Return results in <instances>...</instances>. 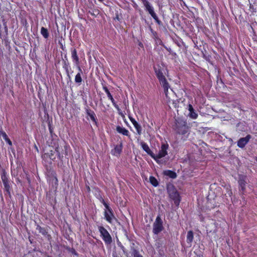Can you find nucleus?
Returning <instances> with one entry per match:
<instances>
[{"label":"nucleus","instance_id":"1","mask_svg":"<svg viewBox=\"0 0 257 257\" xmlns=\"http://www.w3.org/2000/svg\"><path fill=\"white\" fill-rule=\"evenodd\" d=\"M59 139L56 135H53L50 136L47 141V144L54 149L57 153V155L59 159L63 161V155L67 156L69 154V151L71 150L69 145L66 142L64 141L62 144H60L61 147H63L62 150L60 151L59 147Z\"/></svg>","mask_w":257,"mask_h":257},{"label":"nucleus","instance_id":"2","mask_svg":"<svg viewBox=\"0 0 257 257\" xmlns=\"http://www.w3.org/2000/svg\"><path fill=\"white\" fill-rule=\"evenodd\" d=\"M175 130L179 135L186 134L188 130V127L186 121L182 119L178 118L175 120Z\"/></svg>","mask_w":257,"mask_h":257},{"label":"nucleus","instance_id":"3","mask_svg":"<svg viewBox=\"0 0 257 257\" xmlns=\"http://www.w3.org/2000/svg\"><path fill=\"white\" fill-rule=\"evenodd\" d=\"M1 179L4 186L5 191L10 197H11V191L12 190V185L9 180L8 175L5 169H3L1 174Z\"/></svg>","mask_w":257,"mask_h":257},{"label":"nucleus","instance_id":"4","mask_svg":"<svg viewBox=\"0 0 257 257\" xmlns=\"http://www.w3.org/2000/svg\"><path fill=\"white\" fill-rule=\"evenodd\" d=\"M164 229L163 221L160 215H158L153 224V232L155 235H158Z\"/></svg>","mask_w":257,"mask_h":257},{"label":"nucleus","instance_id":"5","mask_svg":"<svg viewBox=\"0 0 257 257\" xmlns=\"http://www.w3.org/2000/svg\"><path fill=\"white\" fill-rule=\"evenodd\" d=\"M98 231L100 232V236L104 241L105 244H110L111 243L112 240V237L108 231L103 226H98Z\"/></svg>","mask_w":257,"mask_h":257},{"label":"nucleus","instance_id":"6","mask_svg":"<svg viewBox=\"0 0 257 257\" xmlns=\"http://www.w3.org/2000/svg\"><path fill=\"white\" fill-rule=\"evenodd\" d=\"M168 148L169 145L167 143L162 144L161 145V150L157 155L154 154L155 158H153V159L159 164L160 163L159 159L165 157L168 154L167 150Z\"/></svg>","mask_w":257,"mask_h":257},{"label":"nucleus","instance_id":"7","mask_svg":"<svg viewBox=\"0 0 257 257\" xmlns=\"http://www.w3.org/2000/svg\"><path fill=\"white\" fill-rule=\"evenodd\" d=\"M103 215L105 220L110 224L112 223L113 220H115L116 221H118L117 219L115 217L112 209L108 212L104 211Z\"/></svg>","mask_w":257,"mask_h":257},{"label":"nucleus","instance_id":"8","mask_svg":"<svg viewBox=\"0 0 257 257\" xmlns=\"http://www.w3.org/2000/svg\"><path fill=\"white\" fill-rule=\"evenodd\" d=\"M251 138V136L250 135H247L244 138H240L237 142V146L240 148H243L245 146V145L248 143Z\"/></svg>","mask_w":257,"mask_h":257},{"label":"nucleus","instance_id":"9","mask_svg":"<svg viewBox=\"0 0 257 257\" xmlns=\"http://www.w3.org/2000/svg\"><path fill=\"white\" fill-rule=\"evenodd\" d=\"M170 197L174 201V204L176 206H178L180 204L181 199L180 196L178 191L176 190L172 191L170 194Z\"/></svg>","mask_w":257,"mask_h":257},{"label":"nucleus","instance_id":"10","mask_svg":"<svg viewBox=\"0 0 257 257\" xmlns=\"http://www.w3.org/2000/svg\"><path fill=\"white\" fill-rule=\"evenodd\" d=\"M85 112L87 116H89L91 120L96 124H97V119L93 110H91L88 106L85 108Z\"/></svg>","mask_w":257,"mask_h":257},{"label":"nucleus","instance_id":"11","mask_svg":"<svg viewBox=\"0 0 257 257\" xmlns=\"http://www.w3.org/2000/svg\"><path fill=\"white\" fill-rule=\"evenodd\" d=\"M158 80L159 81L160 84L164 89V93H165L166 95L167 96L168 89L170 88V85L168 82L167 81V79L165 76L164 77H162V78L159 79Z\"/></svg>","mask_w":257,"mask_h":257},{"label":"nucleus","instance_id":"12","mask_svg":"<svg viewBox=\"0 0 257 257\" xmlns=\"http://www.w3.org/2000/svg\"><path fill=\"white\" fill-rule=\"evenodd\" d=\"M65 59H63L62 61L63 68L65 70L68 77L70 78V70H71V67L66 56H65Z\"/></svg>","mask_w":257,"mask_h":257},{"label":"nucleus","instance_id":"13","mask_svg":"<svg viewBox=\"0 0 257 257\" xmlns=\"http://www.w3.org/2000/svg\"><path fill=\"white\" fill-rule=\"evenodd\" d=\"M70 51L71 53V58L73 61L77 66V67H78V66H79V59L77 55L76 49L74 48H71L70 49Z\"/></svg>","mask_w":257,"mask_h":257},{"label":"nucleus","instance_id":"14","mask_svg":"<svg viewBox=\"0 0 257 257\" xmlns=\"http://www.w3.org/2000/svg\"><path fill=\"white\" fill-rule=\"evenodd\" d=\"M55 151L50 150L48 152L45 153L42 155L43 159H50L51 161H54L56 159Z\"/></svg>","mask_w":257,"mask_h":257},{"label":"nucleus","instance_id":"15","mask_svg":"<svg viewBox=\"0 0 257 257\" xmlns=\"http://www.w3.org/2000/svg\"><path fill=\"white\" fill-rule=\"evenodd\" d=\"M141 145L142 148L143 149V150L144 151H145L153 159L155 158V157H154V154L151 150V149H150L149 146L148 145V144L146 143H145L144 142H142L141 143Z\"/></svg>","mask_w":257,"mask_h":257},{"label":"nucleus","instance_id":"16","mask_svg":"<svg viewBox=\"0 0 257 257\" xmlns=\"http://www.w3.org/2000/svg\"><path fill=\"white\" fill-rule=\"evenodd\" d=\"M129 119L131 122L134 125V127L136 129L137 133L139 135H141L142 132V128L141 125L133 117L129 116Z\"/></svg>","mask_w":257,"mask_h":257},{"label":"nucleus","instance_id":"17","mask_svg":"<svg viewBox=\"0 0 257 257\" xmlns=\"http://www.w3.org/2000/svg\"><path fill=\"white\" fill-rule=\"evenodd\" d=\"M154 68L156 75L158 79L165 77L164 75V69L160 66L158 65L157 67H154Z\"/></svg>","mask_w":257,"mask_h":257},{"label":"nucleus","instance_id":"18","mask_svg":"<svg viewBox=\"0 0 257 257\" xmlns=\"http://www.w3.org/2000/svg\"><path fill=\"white\" fill-rule=\"evenodd\" d=\"M122 150V143H120L119 145H116L114 149H112L111 151V153L113 156H117L119 155Z\"/></svg>","mask_w":257,"mask_h":257},{"label":"nucleus","instance_id":"19","mask_svg":"<svg viewBox=\"0 0 257 257\" xmlns=\"http://www.w3.org/2000/svg\"><path fill=\"white\" fill-rule=\"evenodd\" d=\"M188 110L189 111L188 115L190 118L192 119H196L197 118L198 114L195 111L192 105L191 104L188 105Z\"/></svg>","mask_w":257,"mask_h":257},{"label":"nucleus","instance_id":"20","mask_svg":"<svg viewBox=\"0 0 257 257\" xmlns=\"http://www.w3.org/2000/svg\"><path fill=\"white\" fill-rule=\"evenodd\" d=\"M116 131H117V133L122 134L123 136L130 137L128 131L123 127H121L119 125H118L116 127Z\"/></svg>","mask_w":257,"mask_h":257},{"label":"nucleus","instance_id":"21","mask_svg":"<svg viewBox=\"0 0 257 257\" xmlns=\"http://www.w3.org/2000/svg\"><path fill=\"white\" fill-rule=\"evenodd\" d=\"M163 174L172 179H175L177 177V174L175 172L170 170L164 171Z\"/></svg>","mask_w":257,"mask_h":257},{"label":"nucleus","instance_id":"22","mask_svg":"<svg viewBox=\"0 0 257 257\" xmlns=\"http://www.w3.org/2000/svg\"><path fill=\"white\" fill-rule=\"evenodd\" d=\"M78 69L79 70V72L76 75L75 77V82L76 83L80 84L81 83L82 79L81 77V74L82 73V71L80 67V66H78L77 67Z\"/></svg>","mask_w":257,"mask_h":257},{"label":"nucleus","instance_id":"23","mask_svg":"<svg viewBox=\"0 0 257 257\" xmlns=\"http://www.w3.org/2000/svg\"><path fill=\"white\" fill-rule=\"evenodd\" d=\"M194 239V234L192 230H189L187 232L186 241L187 243L191 245Z\"/></svg>","mask_w":257,"mask_h":257},{"label":"nucleus","instance_id":"24","mask_svg":"<svg viewBox=\"0 0 257 257\" xmlns=\"http://www.w3.org/2000/svg\"><path fill=\"white\" fill-rule=\"evenodd\" d=\"M238 184L241 190L243 192L245 190L246 182L244 178H240L238 180Z\"/></svg>","mask_w":257,"mask_h":257},{"label":"nucleus","instance_id":"25","mask_svg":"<svg viewBox=\"0 0 257 257\" xmlns=\"http://www.w3.org/2000/svg\"><path fill=\"white\" fill-rule=\"evenodd\" d=\"M41 34L43 36V37L45 39H48L49 36V34L48 31V29L46 28L42 27L41 28L40 31Z\"/></svg>","mask_w":257,"mask_h":257},{"label":"nucleus","instance_id":"26","mask_svg":"<svg viewBox=\"0 0 257 257\" xmlns=\"http://www.w3.org/2000/svg\"><path fill=\"white\" fill-rule=\"evenodd\" d=\"M36 229L38 230L39 232L43 235H46L48 234V231L46 228L41 227L40 225H37Z\"/></svg>","mask_w":257,"mask_h":257},{"label":"nucleus","instance_id":"27","mask_svg":"<svg viewBox=\"0 0 257 257\" xmlns=\"http://www.w3.org/2000/svg\"><path fill=\"white\" fill-rule=\"evenodd\" d=\"M150 30H151V32L152 33V38L157 42H159L160 41H161V39L159 38L158 35V33H157V32L155 31L154 30H153L151 27H150Z\"/></svg>","mask_w":257,"mask_h":257},{"label":"nucleus","instance_id":"28","mask_svg":"<svg viewBox=\"0 0 257 257\" xmlns=\"http://www.w3.org/2000/svg\"><path fill=\"white\" fill-rule=\"evenodd\" d=\"M149 180H150V183L154 187H157L159 185V182L158 181V180H157V179L153 176H151L149 178Z\"/></svg>","mask_w":257,"mask_h":257},{"label":"nucleus","instance_id":"29","mask_svg":"<svg viewBox=\"0 0 257 257\" xmlns=\"http://www.w3.org/2000/svg\"><path fill=\"white\" fill-rule=\"evenodd\" d=\"M215 203V201L214 200H208L207 202H206V207L208 209H213L215 207L216 205L214 204Z\"/></svg>","mask_w":257,"mask_h":257},{"label":"nucleus","instance_id":"30","mask_svg":"<svg viewBox=\"0 0 257 257\" xmlns=\"http://www.w3.org/2000/svg\"><path fill=\"white\" fill-rule=\"evenodd\" d=\"M102 89L106 93L108 98L111 97L112 96V95L111 94L106 85L102 83Z\"/></svg>","mask_w":257,"mask_h":257},{"label":"nucleus","instance_id":"31","mask_svg":"<svg viewBox=\"0 0 257 257\" xmlns=\"http://www.w3.org/2000/svg\"><path fill=\"white\" fill-rule=\"evenodd\" d=\"M132 255L134 257H143L142 254H141L137 249L134 248L132 250Z\"/></svg>","mask_w":257,"mask_h":257},{"label":"nucleus","instance_id":"32","mask_svg":"<svg viewBox=\"0 0 257 257\" xmlns=\"http://www.w3.org/2000/svg\"><path fill=\"white\" fill-rule=\"evenodd\" d=\"M108 99H109V100L111 101V103H112V104L113 106H114L116 109H117V110H119V106H118V105L116 104V101H115L114 99V98H113V96H112L111 97L109 98H108Z\"/></svg>","mask_w":257,"mask_h":257},{"label":"nucleus","instance_id":"33","mask_svg":"<svg viewBox=\"0 0 257 257\" xmlns=\"http://www.w3.org/2000/svg\"><path fill=\"white\" fill-rule=\"evenodd\" d=\"M48 127H49V131L50 134V136H53V135H56L55 133H54L53 132V128L52 126L51 122L49 120L48 122Z\"/></svg>","mask_w":257,"mask_h":257},{"label":"nucleus","instance_id":"34","mask_svg":"<svg viewBox=\"0 0 257 257\" xmlns=\"http://www.w3.org/2000/svg\"><path fill=\"white\" fill-rule=\"evenodd\" d=\"M0 136L5 140L8 139V138H9L6 132H5L2 128L0 130Z\"/></svg>","mask_w":257,"mask_h":257},{"label":"nucleus","instance_id":"35","mask_svg":"<svg viewBox=\"0 0 257 257\" xmlns=\"http://www.w3.org/2000/svg\"><path fill=\"white\" fill-rule=\"evenodd\" d=\"M102 204L104 206V207L105 208V209H104V211L108 212L112 209L109 206V204L108 203H107L106 202H105V203H103Z\"/></svg>","mask_w":257,"mask_h":257},{"label":"nucleus","instance_id":"36","mask_svg":"<svg viewBox=\"0 0 257 257\" xmlns=\"http://www.w3.org/2000/svg\"><path fill=\"white\" fill-rule=\"evenodd\" d=\"M131 1L132 3V6L133 8L136 10H139V7L138 5L136 3V2L134 0H131Z\"/></svg>","mask_w":257,"mask_h":257},{"label":"nucleus","instance_id":"37","mask_svg":"<svg viewBox=\"0 0 257 257\" xmlns=\"http://www.w3.org/2000/svg\"><path fill=\"white\" fill-rule=\"evenodd\" d=\"M97 199H98V200L102 203L103 204V203H105V202H106L104 199H103V196L99 194L97 197Z\"/></svg>","mask_w":257,"mask_h":257},{"label":"nucleus","instance_id":"38","mask_svg":"<svg viewBox=\"0 0 257 257\" xmlns=\"http://www.w3.org/2000/svg\"><path fill=\"white\" fill-rule=\"evenodd\" d=\"M89 13L92 16H96V15H97L99 14L98 10H94V11H93V12L89 11Z\"/></svg>","mask_w":257,"mask_h":257},{"label":"nucleus","instance_id":"39","mask_svg":"<svg viewBox=\"0 0 257 257\" xmlns=\"http://www.w3.org/2000/svg\"><path fill=\"white\" fill-rule=\"evenodd\" d=\"M5 141L10 146L12 145V142L9 138L8 139L5 140Z\"/></svg>","mask_w":257,"mask_h":257},{"label":"nucleus","instance_id":"40","mask_svg":"<svg viewBox=\"0 0 257 257\" xmlns=\"http://www.w3.org/2000/svg\"><path fill=\"white\" fill-rule=\"evenodd\" d=\"M26 179H27L28 184L29 185H30L31 183V179H30L29 176L27 174L26 175Z\"/></svg>","mask_w":257,"mask_h":257},{"label":"nucleus","instance_id":"41","mask_svg":"<svg viewBox=\"0 0 257 257\" xmlns=\"http://www.w3.org/2000/svg\"><path fill=\"white\" fill-rule=\"evenodd\" d=\"M86 187L87 192H90L91 191L90 187L88 185H86Z\"/></svg>","mask_w":257,"mask_h":257},{"label":"nucleus","instance_id":"42","mask_svg":"<svg viewBox=\"0 0 257 257\" xmlns=\"http://www.w3.org/2000/svg\"><path fill=\"white\" fill-rule=\"evenodd\" d=\"M112 256H113V257H121L119 255H118V254H117V253L116 252L113 253Z\"/></svg>","mask_w":257,"mask_h":257},{"label":"nucleus","instance_id":"43","mask_svg":"<svg viewBox=\"0 0 257 257\" xmlns=\"http://www.w3.org/2000/svg\"><path fill=\"white\" fill-rule=\"evenodd\" d=\"M120 246L121 248L122 249L123 252L125 253V248H124V247L122 245H121Z\"/></svg>","mask_w":257,"mask_h":257},{"label":"nucleus","instance_id":"44","mask_svg":"<svg viewBox=\"0 0 257 257\" xmlns=\"http://www.w3.org/2000/svg\"><path fill=\"white\" fill-rule=\"evenodd\" d=\"M120 246L121 248L122 249L123 252L125 253V248H124V247L122 245H121Z\"/></svg>","mask_w":257,"mask_h":257},{"label":"nucleus","instance_id":"45","mask_svg":"<svg viewBox=\"0 0 257 257\" xmlns=\"http://www.w3.org/2000/svg\"><path fill=\"white\" fill-rule=\"evenodd\" d=\"M173 104H174V107H178V106L177 105V103H176V102H173Z\"/></svg>","mask_w":257,"mask_h":257},{"label":"nucleus","instance_id":"46","mask_svg":"<svg viewBox=\"0 0 257 257\" xmlns=\"http://www.w3.org/2000/svg\"><path fill=\"white\" fill-rule=\"evenodd\" d=\"M72 253H73V254H76V255H77V253L76 252V251H75V249H73Z\"/></svg>","mask_w":257,"mask_h":257},{"label":"nucleus","instance_id":"47","mask_svg":"<svg viewBox=\"0 0 257 257\" xmlns=\"http://www.w3.org/2000/svg\"><path fill=\"white\" fill-rule=\"evenodd\" d=\"M5 29L6 31L8 30V28L6 24H5Z\"/></svg>","mask_w":257,"mask_h":257},{"label":"nucleus","instance_id":"48","mask_svg":"<svg viewBox=\"0 0 257 257\" xmlns=\"http://www.w3.org/2000/svg\"><path fill=\"white\" fill-rule=\"evenodd\" d=\"M55 179H56V183H57V182H58V179H57V177H55Z\"/></svg>","mask_w":257,"mask_h":257},{"label":"nucleus","instance_id":"49","mask_svg":"<svg viewBox=\"0 0 257 257\" xmlns=\"http://www.w3.org/2000/svg\"><path fill=\"white\" fill-rule=\"evenodd\" d=\"M198 257H203V256L202 254H201V255H199Z\"/></svg>","mask_w":257,"mask_h":257},{"label":"nucleus","instance_id":"50","mask_svg":"<svg viewBox=\"0 0 257 257\" xmlns=\"http://www.w3.org/2000/svg\"><path fill=\"white\" fill-rule=\"evenodd\" d=\"M100 2H102L103 0H98Z\"/></svg>","mask_w":257,"mask_h":257},{"label":"nucleus","instance_id":"51","mask_svg":"<svg viewBox=\"0 0 257 257\" xmlns=\"http://www.w3.org/2000/svg\"><path fill=\"white\" fill-rule=\"evenodd\" d=\"M254 6H256V3H254Z\"/></svg>","mask_w":257,"mask_h":257},{"label":"nucleus","instance_id":"52","mask_svg":"<svg viewBox=\"0 0 257 257\" xmlns=\"http://www.w3.org/2000/svg\"><path fill=\"white\" fill-rule=\"evenodd\" d=\"M142 45V43H140V45Z\"/></svg>","mask_w":257,"mask_h":257},{"label":"nucleus","instance_id":"53","mask_svg":"<svg viewBox=\"0 0 257 257\" xmlns=\"http://www.w3.org/2000/svg\"><path fill=\"white\" fill-rule=\"evenodd\" d=\"M0 29H1V25H0Z\"/></svg>","mask_w":257,"mask_h":257},{"label":"nucleus","instance_id":"54","mask_svg":"<svg viewBox=\"0 0 257 257\" xmlns=\"http://www.w3.org/2000/svg\"><path fill=\"white\" fill-rule=\"evenodd\" d=\"M255 160L257 161V157L256 158Z\"/></svg>","mask_w":257,"mask_h":257}]
</instances>
